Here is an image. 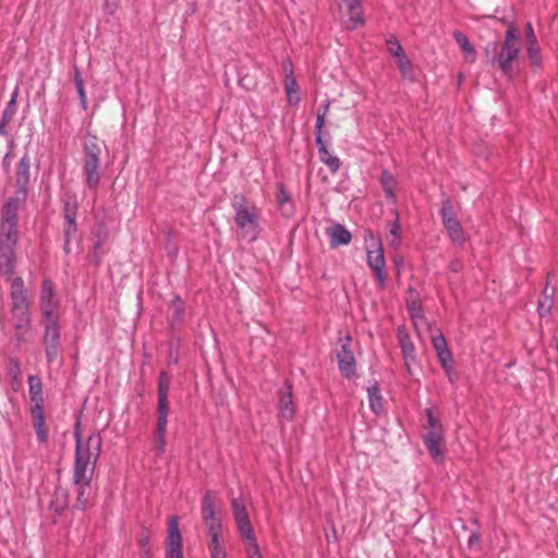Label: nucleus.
<instances>
[{"label": "nucleus", "instance_id": "nucleus-1", "mask_svg": "<svg viewBox=\"0 0 558 558\" xmlns=\"http://www.w3.org/2000/svg\"><path fill=\"white\" fill-rule=\"evenodd\" d=\"M75 439L76 449L73 480L76 489V500L74 508L84 510L90 505L93 499L90 482L101 451L102 441L99 433H93L87 438H83L78 428L75 430Z\"/></svg>", "mask_w": 558, "mask_h": 558}, {"label": "nucleus", "instance_id": "nucleus-2", "mask_svg": "<svg viewBox=\"0 0 558 558\" xmlns=\"http://www.w3.org/2000/svg\"><path fill=\"white\" fill-rule=\"evenodd\" d=\"M520 53V33L513 26H509L505 33V40L500 50L490 60L492 65H497L509 80L513 78V62Z\"/></svg>", "mask_w": 558, "mask_h": 558}, {"label": "nucleus", "instance_id": "nucleus-3", "mask_svg": "<svg viewBox=\"0 0 558 558\" xmlns=\"http://www.w3.org/2000/svg\"><path fill=\"white\" fill-rule=\"evenodd\" d=\"M232 207L235 210L234 221L240 229V236L248 242L254 241L258 235V216L255 206L243 196L236 195Z\"/></svg>", "mask_w": 558, "mask_h": 558}, {"label": "nucleus", "instance_id": "nucleus-4", "mask_svg": "<svg viewBox=\"0 0 558 558\" xmlns=\"http://www.w3.org/2000/svg\"><path fill=\"white\" fill-rule=\"evenodd\" d=\"M366 242V262L371 268L379 290H385L387 286V271L384 247L381 240L368 231L365 236Z\"/></svg>", "mask_w": 558, "mask_h": 558}, {"label": "nucleus", "instance_id": "nucleus-5", "mask_svg": "<svg viewBox=\"0 0 558 558\" xmlns=\"http://www.w3.org/2000/svg\"><path fill=\"white\" fill-rule=\"evenodd\" d=\"M19 208V198H10L3 207L0 226V250H13L17 241L16 227Z\"/></svg>", "mask_w": 558, "mask_h": 558}, {"label": "nucleus", "instance_id": "nucleus-6", "mask_svg": "<svg viewBox=\"0 0 558 558\" xmlns=\"http://www.w3.org/2000/svg\"><path fill=\"white\" fill-rule=\"evenodd\" d=\"M202 520L209 538L222 536V522L218 511L217 497L207 492L202 499Z\"/></svg>", "mask_w": 558, "mask_h": 558}, {"label": "nucleus", "instance_id": "nucleus-7", "mask_svg": "<svg viewBox=\"0 0 558 558\" xmlns=\"http://www.w3.org/2000/svg\"><path fill=\"white\" fill-rule=\"evenodd\" d=\"M231 510L236 530L243 542L254 539L255 535L245 501L241 498H233L231 500Z\"/></svg>", "mask_w": 558, "mask_h": 558}, {"label": "nucleus", "instance_id": "nucleus-8", "mask_svg": "<svg viewBox=\"0 0 558 558\" xmlns=\"http://www.w3.org/2000/svg\"><path fill=\"white\" fill-rule=\"evenodd\" d=\"M342 341L341 348L337 353L339 372L345 379H352L356 376V360L351 349L352 337L347 335Z\"/></svg>", "mask_w": 558, "mask_h": 558}, {"label": "nucleus", "instance_id": "nucleus-9", "mask_svg": "<svg viewBox=\"0 0 558 558\" xmlns=\"http://www.w3.org/2000/svg\"><path fill=\"white\" fill-rule=\"evenodd\" d=\"M439 214L451 241L462 245L465 241L463 229L449 201L442 203Z\"/></svg>", "mask_w": 558, "mask_h": 558}, {"label": "nucleus", "instance_id": "nucleus-10", "mask_svg": "<svg viewBox=\"0 0 558 558\" xmlns=\"http://www.w3.org/2000/svg\"><path fill=\"white\" fill-rule=\"evenodd\" d=\"M59 301L54 298L53 283L45 279L41 284L40 311L43 320H58Z\"/></svg>", "mask_w": 558, "mask_h": 558}, {"label": "nucleus", "instance_id": "nucleus-11", "mask_svg": "<svg viewBox=\"0 0 558 558\" xmlns=\"http://www.w3.org/2000/svg\"><path fill=\"white\" fill-rule=\"evenodd\" d=\"M166 558H183L182 535L179 527L178 517H171L168 522Z\"/></svg>", "mask_w": 558, "mask_h": 558}, {"label": "nucleus", "instance_id": "nucleus-12", "mask_svg": "<svg viewBox=\"0 0 558 558\" xmlns=\"http://www.w3.org/2000/svg\"><path fill=\"white\" fill-rule=\"evenodd\" d=\"M45 325L44 344L49 363H52L58 356L59 347V326L58 320H43Z\"/></svg>", "mask_w": 558, "mask_h": 558}, {"label": "nucleus", "instance_id": "nucleus-13", "mask_svg": "<svg viewBox=\"0 0 558 558\" xmlns=\"http://www.w3.org/2000/svg\"><path fill=\"white\" fill-rule=\"evenodd\" d=\"M340 9L348 16L347 27L349 29L364 26L366 21L361 0H341Z\"/></svg>", "mask_w": 558, "mask_h": 558}, {"label": "nucleus", "instance_id": "nucleus-14", "mask_svg": "<svg viewBox=\"0 0 558 558\" xmlns=\"http://www.w3.org/2000/svg\"><path fill=\"white\" fill-rule=\"evenodd\" d=\"M11 310L29 308V301L24 280L21 277L11 279L10 286Z\"/></svg>", "mask_w": 558, "mask_h": 558}, {"label": "nucleus", "instance_id": "nucleus-15", "mask_svg": "<svg viewBox=\"0 0 558 558\" xmlns=\"http://www.w3.org/2000/svg\"><path fill=\"white\" fill-rule=\"evenodd\" d=\"M11 315L16 340L19 342H25L27 340V333L31 329L29 308L11 310Z\"/></svg>", "mask_w": 558, "mask_h": 558}, {"label": "nucleus", "instance_id": "nucleus-16", "mask_svg": "<svg viewBox=\"0 0 558 558\" xmlns=\"http://www.w3.org/2000/svg\"><path fill=\"white\" fill-rule=\"evenodd\" d=\"M397 339L402 352L404 365L409 373H411V364L415 362V347L411 340V337L403 326L397 329Z\"/></svg>", "mask_w": 558, "mask_h": 558}, {"label": "nucleus", "instance_id": "nucleus-17", "mask_svg": "<svg viewBox=\"0 0 558 558\" xmlns=\"http://www.w3.org/2000/svg\"><path fill=\"white\" fill-rule=\"evenodd\" d=\"M29 412L44 411L43 383L39 376H28Z\"/></svg>", "mask_w": 558, "mask_h": 558}, {"label": "nucleus", "instance_id": "nucleus-18", "mask_svg": "<svg viewBox=\"0 0 558 558\" xmlns=\"http://www.w3.org/2000/svg\"><path fill=\"white\" fill-rule=\"evenodd\" d=\"M283 87L288 105L298 107L301 102V90L292 70L286 74Z\"/></svg>", "mask_w": 558, "mask_h": 558}, {"label": "nucleus", "instance_id": "nucleus-19", "mask_svg": "<svg viewBox=\"0 0 558 558\" xmlns=\"http://www.w3.org/2000/svg\"><path fill=\"white\" fill-rule=\"evenodd\" d=\"M327 234L329 236V242L331 247H338L340 245H348L352 235L344 226L340 223H336L327 229Z\"/></svg>", "mask_w": 558, "mask_h": 558}, {"label": "nucleus", "instance_id": "nucleus-20", "mask_svg": "<svg viewBox=\"0 0 558 558\" xmlns=\"http://www.w3.org/2000/svg\"><path fill=\"white\" fill-rule=\"evenodd\" d=\"M316 144L322 162L325 163L332 173H336L340 169L341 162L337 156H332L327 149L323 141V134L316 135Z\"/></svg>", "mask_w": 558, "mask_h": 558}, {"label": "nucleus", "instance_id": "nucleus-21", "mask_svg": "<svg viewBox=\"0 0 558 558\" xmlns=\"http://www.w3.org/2000/svg\"><path fill=\"white\" fill-rule=\"evenodd\" d=\"M29 413L38 442L46 445L48 441V428L46 425L45 411H31Z\"/></svg>", "mask_w": 558, "mask_h": 558}, {"label": "nucleus", "instance_id": "nucleus-22", "mask_svg": "<svg viewBox=\"0 0 558 558\" xmlns=\"http://www.w3.org/2000/svg\"><path fill=\"white\" fill-rule=\"evenodd\" d=\"M100 160H86L84 159L83 171L85 182L89 189H96L100 181L99 175Z\"/></svg>", "mask_w": 558, "mask_h": 558}, {"label": "nucleus", "instance_id": "nucleus-23", "mask_svg": "<svg viewBox=\"0 0 558 558\" xmlns=\"http://www.w3.org/2000/svg\"><path fill=\"white\" fill-rule=\"evenodd\" d=\"M367 396L371 410L375 414L381 413L384 410V399L380 393L379 384L376 380H373V383L368 385Z\"/></svg>", "mask_w": 558, "mask_h": 558}, {"label": "nucleus", "instance_id": "nucleus-24", "mask_svg": "<svg viewBox=\"0 0 558 558\" xmlns=\"http://www.w3.org/2000/svg\"><path fill=\"white\" fill-rule=\"evenodd\" d=\"M380 184L383 186L385 196L388 199V202L395 204L397 202V197L395 194V189H396L397 182H396L395 175L389 170H387V169L381 170Z\"/></svg>", "mask_w": 558, "mask_h": 558}, {"label": "nucleus", "instance_id": "nucleus-25", "mask_svg": "<svg viewBox=\"0 0 558 558\" xmlns=\"http://www.w3.org/2000/svg\"><path fill=\"white\" fill-rule=\"evenodd\" d=\"M104 143L94 135H88L84 143V151L86 160H100L99 156L102 150Z\"/></svg>", "mask_w": 558, "mask_h": 558}, {"label": "nucleus", "instance_id": "nucleus-26", "mask_svg": "<svg viewBox=\"0 0 558 558\" xmlns=\"http://www.w3.org/2000/svg\"><path fill=\"white\" fill-rule=\"evenodd\" d=\"M555 300H554V289L549 292V283L547 282L546 287L544 288L542 295L537 302V313L541 317L548 316L551 312V308L554 306Z\"/></svg>", "mask_w": 558, "mask_h": 558}, {"label": "nucleus", "instance_id": "nucleus-27", "mask_svg": "<svg viewBox=\"0 0 558 558\" xmlns=\"http://www.w3.org/2000/svg\"><path fill=\"white\" fill-rule=\"evenodd\" d=\"M286 391L281 392V418L292 420L294 416V407L292 402V385L284 383Z\"/></svg>", "mask_w": 558, "mask_h": 558}, {"label": "nucleus", "instance_id": "nucleus-28", "mask_svg": "<svg viewBox=\"0 0 558 558\" xmlns=\"http://www.w3.org/2000/svg\"><path fill=\"white\" fill-rule=\"evenodd\" d=\"M452 36H453L456 43L461 48L462 52L464 53L465 59L469 62L473 63L476 59V52H475V49L473 48V46L471 45L469 38L466 37V35H464L460 31H454Z\"/></svg>", "mask_w": 558, "mask_h": 558}, {"label": "nucleus", "instance_id": "nucleus-29", "mask_svg": "<svg viewBox=\"0 0 558 558\" xmlns=\"http://www.w3.org/2000/svg\"><path fill=\"white\" fill-rule=\"evenodd\" d=\"M393 214L396 216V219L388 225V227H389L388 244L392 250L398 251L401 246V234H400L401 225H400V220H399L398 210H393Z\"/></svg>", "mask_w": 558, "mask_h": 558}, {"label": "nucleus", "instance_id": "nucleus-30", "mask_svg": "<svg viewBox=\"0 0 558 558\" xmlns=\"http://www.w3.org/2000/svg\"><path fill=\"white\" fill-rule=\"evenodd\" d=\"M0 251H1L0 271L2 275L12 279L14 252H13V250H0Z\"/></svg>", "mask_w": 558, "mask_h": 558}, {"label": "nucleus", "instance_id": "nucleus-31", "mask_svg": "<svg viewBox=\"0 0 558 558\" xmlns=\"http://www.w3.org/2000/svg\"><path fill=\"white\" fill-rule=\"evenodd\" d=\"M437 357L439 360V363L441 365V367L444 368L448 379L450 383H453V374H454V371H453V356H452V353L450 352V350H446V351H442V352H439L437 354Z\"/></svg>", "mask_w": 558, "mask_h": 558}, {"label": "nucleus", "instance_id": "nucleus-32", "mask_svg": "<svg viewBox=\"0 0 558 558\" xmlns=\"http://www.w3.org/2000/svg\"><path fill=\"white\" fill-rule=\"evenodd\" d=\"M166 430L167 424L157 423L154 435V449L158 454L165 452L166 449Z\"/></svg>", "mask_w": 558, "mask_h": 558}, {"label": "nucleus", "instance_id": "nucleus-33", "mask_svg": "<svg viewBox=\"0 0 558 558\" xmlns=\"http://www.w3.org/2000/svg\"><path fill=\"white\" fill-rule=\"evenodd\" d=\"M207 546L210 558H227V551L222 536L209 538Z\"/></svg>", "mask_w": 558, "mask_h": 558}, {"label": "nucleus", "instance_id": "nucleus-34", "mask_svg": "<svg viewBox=\"0 0 558 558\" xmlns=\"http://www.w3.org/2000/svg\"><path fill=\"white\" fill-rule=\"evenodd\" d=\"M69 502L68 490L63 487H57L54 490L53 499L51 500V507L60 512L66 508Z\"/></svg>", "mask_w": 558, "mask_h": 558}, {"label": "nucleus", "instance_id": "nucleus-35", "mask_svg": "<svg viewBox=\"0 0 558 558\" xmlns=\"http://www.w3.org/2000/svg\"><path fill=\"white\" fill-rule=\"evenodd\" d=\"M445 440H427L424 441V445L430 454V457L436 461L440 462L444 458V445Z\"/></svg>", "mask_w": 558, "mask_h": 558}, {"label": "nucleus", "instance_id": "nucleus-36", "mask_svg": "<svg viewBox=\"0 0 558 558\" xmlns=\"http://www.w3.org/2000/svg\"><path fill=\"white\" fill-rule=\"evenodd\" d=\"M330 107V100H325L323 105H320L317 118H316V124H315V135L323 134V129L326 123V116L328 114Z\"/></svg>", "mask_w": 558, "mask_h": 558}, {"label": "nucleus", "instance_id": "nucleus-37", "mask_svg": "<svg viewBox=\"0 0 558 558\" xmlns=\"http://www.w3.org/2000/svg\"><path fill=\"white\" fill-rule=\"evenodd\" d=\"M295 206L290 195L281 187V216L286 218L293 217Z\"/></svg>", "mask_w": 558, "mask_h": 558}, {"label": "nucleus", "instance_id": "nucleus-38", "mask_svg": "<svg viewBox=\"0 0 558 558\" xmlns=\"http://www.w3.org/2000/svg\"><path fill=\"white\" fill-rule=\"evenodd\" d=\"M169 402L168 396H158L157 423L168 424Z\"/></svg>", "mask_w": 558, "mask_h": 558}, {"label": "nucleus", "instance_id": "nucleus-39", "mask_svg": "<svg viewBox=\"0 0 558 558\" xmlns=\"http://www.w3.org/2000/svg\"><path fill=\"white\" fill-rule=\"evenodd\" d=\"M526 53L533 66L539 68L542 65V56L538 43L526 45Z\"/></svg>", "mask_w": 558, "mask_h": 558}, {"label": "nucleus", "instance_id": "nucleus-40", "mask_svg": "<svg viewBox=\"0 0 558 558\" xmlns=\"http://www.w3.org/2000/svg\"><path fill=\"white\" fill-rule=\"evenodd\" d=\"M386 45H387V49L388 51L395 57V58H398L400 57L401 54L404 53L403 51V48L401 46V44L399 43L398 38L395 36V35H390L387 39H386Z\"/></svg>", "mask_w": 558, "mask_h": 558}, {"label": "nucleus", "instance_id": "nucleus-41", "mask_svg": "<svg viewBox=\"0 0 558 558\" xmlns=\"http://www.w3.org/2000/svg\"><path fill=\"white\" fill-rule=\"evenodd\" d=\"M76 230V223H75V217L74 214L71 213L70 208L65 207V227H64V234L66 238V241H69V236L74 233Z\"/></svg>", "mask_w": 558, "mask_h": 558}, {"label": "nucleus", "instance_id": "nucleus-42", "mask_svg": "<svg viewBox=\"0 0 558 558\" xmlns=\"http://www.w3.org/2000/svg\"><path fill=\"white\" fill-rule=\"evenodd\" d=\"M396 60H397L398 69L403 76H405L412 72V69H413L412 62L410 61V59L407 57L405 53L396 58Z\"/></svg>", "mask_w": 558, "mask_h": 558}, {"label": "nucleus", "instance_id": "nucleus-43", "mask_svg": "<svg viewBox=\"0 0 558 558\" xmlns=\"http://www.w3.org/2000/svg\"><path fill=\"white\" fill-rule=\"evenodd\" d=\"M170 388V379L166 372H161L158 381V396H168Z\"/></svg>", "mask_w": 558, "mask_h": 558}, {"label": "nucleus", "instance_id": "nucleus-44", "mask_svg": "<svg viewBox=\"0 0 558 558\" xmlns=\"http://www.w3.org/2000/svg\"><path fill=\"white\" fill-rule=\"evenodd\" d=\"M432 344H433V347H434V349H435L437 354L439 352L449 350L448 347H447V341H446V339H445V337H444V335L441 332H439L438 335L432 337Z\"/></svg>", "mask_w": 558, "mask_h": 558}, {"label": "nucleus", "instance_id": "nucleus-45", "mask_svg": "<svg viewBox=\"0 0 558 558\" xmlns=\"http://www.w3.org/2000/svg\"><path fill=\"white\" fill-rule=\"evenodd\" d=\"M248 558H262L256 539L244 542Z\"/></svg>", "mask_w": 558, "mask_h": 558}, {"label": "nucleus", "instance_id": "nucleus-46", "mask_svg": "<svg viewBox=\"0 0 558 558\" xmlns=\"http://www.w3.org/2000/svg\"><path fill=\"white\" fill-rule=\"evenodd\" d=\"M425 414L427 416V428L428 429H438L444 428L442 424L434 416L433 409H425Z\"/></svg>", "mask_w": 558, "mask_h": 558}, {"label": "nucleus", "instance_id": "nucleus-47", "mask_svg": "<svg viewBox=\"0 0 558 558\" xmlns=\"http://www.w3.org/2000/svg\"><path fill=\"white\" fill-rule=\"evenodd\" d=\"M424 441L427 440H445V430L444 428L438 429H428L425 436L423 437Z\"/></svg>", "mask_w": 558, "mask_h": 558}, {"label": "nucleus", "instance_id": "nucleus-48", "mask_svg": "<svg viewBox=\"0 0 558 558\" xmlns=\"http://www.w3.org/2000/svg\"><path fill=\"white\" fill-rule=\"evenodd\" d=\"M408 310L412 318L422 317V307L418 301H408Z\"/></svg>", "mask_w": 558, "mask_h": 558}, {"label": "nucleus", "instance_id": "nucleus-49", "mask_svg": "<svg viewBox=\"0 0 558 558\" xmlns=\"http://www.w3.org/2000/svg\"><path fill=\"white\" fill-rule=\"evenodd\" d=\"M101 5L105 13L112 15L119 8V0H102Z\"/></svg>", "mask_w": 558, "mask_h": 558}, {"label": "nucleus", "instance_id": "nucleus-50", "mask_svg": "<svg viewBox=\"0 0 558 558\" xmlns=\"http://www.w3.org/2000/svg\"><path fill=\"white\" fill-rule=\"evenodd\" d=\"M140 544V555H148L150 547H149V535L144 532L141 535V538L138 541Z\"/></svg>", "mask_w": 558, "mask_h": 558}, {"label": "nucleus", "instance_id": "nucleus-51", "mask_svg": "<svg viewBox=\"0 0 558 558\" xmlns=\"http://www.w3.org/2000/svg\"><path fill=\"white\" fill-rule=\"evenodd\" d=\"M525 37H526V45L538 43L536 34H535L531 23H527L525 25Z\"/></svg>", "mask_w": 558, "mask_h": 558}, {"label": "nucleus", "instance_id": "nucleus-52", "mask_svg": "<svg viewBox=\"0 0 558 558\" xmlns=\"http://www.w3.org/2000/svg\"><path fill=\"white\" fill-rule=\"evenodd\" d=\"M28 171H29V160H28V158L24 157V158H22V160L20 161V165H19V173H17L19 178L21 175L27 177Z\"/></svg>", "mask_w": 558, "mask_h": 558}, {"label": "nucleus", "instance_id": "nucleus-53", "mask_svg": "<svg viewBox=\"0 0 558 558\" xmlns=\"http://www.w3.org/2000/svg\"><path fill=\"white\" fill-rule=\"evenodd\" d=\"M77 93H78V96H80L83 107H85L87 97H86L84 86L77 87Z\"/></svg>", "mask_w": 558, "mask_h": 558}, {"label": "nucleus", "instance_id": "nucleus-54", "mask_svg": "<svg viewBox=\"0 0 558 558\" xmlns=\"http://www.w3.org/2000/svg\"><path fill=\"white\" fill-rule=\"evenodd\" d=\"M481 541V535L478 533H472L470 536H469V545L472 546L473 544L475 543H480Z\"/></svg>", "mask_w": 558, "mask_h": 558}, {"label": "nucleus", "instance_id": "nucleus-55", "mask_svg": "<svg viewBox=\"0 0 558 558\" xmlns=\"http://www.w3.org/2000/svg\"><path fill=\"white\" fill-rule=\"evenodd\" d=\"M74 81H75L76 88L80 87V86H84L83 78L81 77V75H80V73L77 71L75 73Z\"/></svg>", "mask_w": 558, "mask_h": 558}, {"label": "nucleus", "instance_id": "nucleus-56", "mask_svg": "<svg viewBox=\"0 0 558 558\" xmlns=\"http://www.w3.org/2000/svg\"><path fill=\"white\" fill-rule=\"evenodd\" d=\"M450 269H451L452 271H457V270H458V267H457V265H456V264L451 263V264H450Z\"/></svg>", "mask_w": 558, "mask_h": 558}, {"label": "nucleus", "instance_id": "nucleus-57", "mask_svg": "<svg viewBox=\"0 0 558 558\" xmlns=\"http://www.w3.org/2000/svg\"><path fill=\"white\" fill-rule=\"evenodd\" d=\"M141 558H151V550H149L148 555H141Z\"/></svg>", "mask_w": 558, "mask_h": 558}, {"label": "nucleus", "instance_id": "nucleus-58", "mask_svg": "<svg viewBox=\"0 0 558 558\" xmlns=\"http://www.w3.org/2000/svg\"><path fill=\"white\" fill-rule=\"evenodd\" d=\"M7 119H9V116H8V112L5 111L4 116H3V121L7 120Z\"/></svg>", "mask_w": 558, "mask_h": 558}]
</instances>
